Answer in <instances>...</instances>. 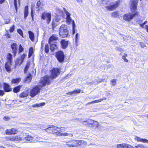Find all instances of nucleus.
<instances>
[{"mask_svg":"<svg viewBox=\"0 0 148 148\" xmlns=\"http://www.w3.org/2000/svg\"><path fill=\"white\" fill-rule=\"evenodd\" d=\"M41 18L44 20H46L47 23L49 24L51 20V14L50 13L44 12L41 16Z\"/></svg>","mask_w":148,"mask_h":148,"instance_id":"obj_8","label":"nucleus"},{"mask_svg":"<svg viewBox=\"0 0 148 148\" xmlns=\"http://www.w3.org/2000/svg\"><path fill=\"white\" fill-rule=\"evenodd\" d=\"M45 52L46 53H48L49 52V45L47 44H46L45 45Z\"/></svg>","mask_w":148,"mask_h":148,"instance_id":"obj_37","label":"nucleus"},{"mask_svg":"<svg viewBox=\"0 0 148 148\" xmlns=\"http://www.w3.org/2000/svg\"><path fill=\"white\" fill-rule=\"evenodd\" d=\"M95 80H96L95 84H97L99 83L102 82L103 80L102 79L99 78L97 79H96Z\"/></svg>","mask_w":148,"mask_h":148,"instance_id":"obj_52","label":"nucleus"},{"mask_svg":"<svg viewBox=\"0 0 148 148\" xmlns=\"http://www.w3.org/2000/svg\"><path fill=\"white\" fill-rule=\"evenodd\" d=\"M138 14V12H136L134 13H128L125 14L123 16V19L125 20L128 21H131L132 19L136 15Z\"/></svg>","mask_w":148,"mask_h":148,"instance_id":"obj_9","label":"nucleus"},{"mask_svg":"<svg viewBox=\"0 0 148 148\" xmlns=\"http://www.w3.org/2000/svg\"><path fill=\"white\" fill-rule=\"evenodd\" d=\"M34 138L32 136H30L29 135H26V136L24 137V142H35V140H34Z\"/></svg>","mask_w":148,"mask_h":148,"instance_id":"obj_12","label":"nucleus"},{"mask_svg":"<svg viewBox=\"0 0 148 148\" xmlns=\"http://www.w3.org/2000/svg\"><path fill=\"white\" fill-rule=\"evenodd\" d=\"M33 53V48L32 47H31L29 49V53H31V54H32Z\"/></svg>","mask_w":148,"mask_h":148,"instance_id":"obj_57","label":"nucleus"},{"mask_svg":"<svg viewBox=\"0 0 148 148\" xmlns=\"http://www.w3.org/2000/svg\"><path fill=\"white\" fill-rule=\"evenodd\" d=\"M15 27V25H13L11 27H10L9 31L10 32L12 33L14 30Z\"/></svg>","mask_w":148,"mask_h":148,"instance_id":"obj_47","label":"nucleus"},{"mask_svg":"<svg viewBox=\"0 0 148 148\" xmlns=\"http://www.w3.org/2000/svg\"><path fill=\"white\" fill-rule=\"evenodd\" d=\"M140 46L142 47H146V45L143 42H140Z\"/></svg>","mask_w":148,"mask_h":148,"instance_id":"obj_55","label":"nucleus"},{"mask_svg":"<svg viewBox=\"0 0 148 148\" xmlns=\"http://www.w3.org/2000/svg\"><path fill=\"white\" fill-rule=\"evenodd\" d=\"M79 38V34L77 33L76 34L75 36V42L76 43V46H77L78 45L77 42H78V39Z\"/></svg>","mask_w":148,"mask_h":148,"instance_id":"obj_35","label":"nucleus"},{"mask_svg":"<svg viewBox=\"0 0 148 148\" xmlns=\"http://www.w3.org/2000/svg\"><path fill=\"white\" fill-rule=\"evenodd\" d=\"M11 65V63L7 62L6 63L5 65V68L6 71L10 73L11 71L10 66Z\"/></svg>","mask_w":148,"mask_h":148,"instance_id":"obj_17","label":"nucleus"},{"mask_svg":"<svg viewBox=\"0 0 148 148\" xmlns=\"http://www.w3.org/2000/svg\"><path fill=\"white\" fill-rule=\"evenodd\" d=\"M116 79H112L111 81V84L113 86H114L116 83Z\"/></svg>","mask_w":148,"mask_h":148,"instance_id":"obj_46","label":"nucleus"},{"mask_svg":"<svg viewBox=\"0 0 148 148\" xmlns=\"http://www.w3.org/2000/svg\"><path fill=\"white\" fill-rule=\"evenodd\" d=\"M61 16H58L53 19L52 21L51 26L53 31H54L55 28L60 24L62 21Z\"/></svg>","mask_w":148,"mask_h":148,"instance_id":"obj_4","label":"nucleus"},{"mask_svg":"<svg viewBox=\"0 0 148 148\" xmlns=\"http://www.w3.org/2000/svg\"><path fill=\"white\" fill-rule=\"evenodd\" d=\"M28 34L30 39L32 41H33L34 38V33L32 32L29 31H28Z\"/></svg>","mask_w":148,"mask_h":148,"instance_id":"obj_20","label":"nucleus"},{"mask_svg":"<svg viewBox=\"0 0 148 148\" xmlns=\"http://www.w3.org/2000/svg\"><path fill=\"white\" fill-rule=\"evenodd\" d=\"M81 91V90L80 89H77L72 92H68V94L69 95H72L73 94H77L80 93Z\"/></svg>","mask_w":148,"mask_h":148,"instance_id":"obj_23","label":"nucleus"},{"mask_svg":"<svg viewBox=\"0 0 148 148\" xmlns=\"http://www.w3.org/2000/svg\"><path fill=\"white\" fill-rule=\"evenodd\" d=\"M24 50V48L22 47V46L21 45H19L18 53L19 54L21 52L23 51Z\"/></svg>","mask_w":148,"mask_h":148,"instance_id":"obj_43","label":"nucleus"},{"mask_svg":"<svg viewBox=\"0 0 148 148\" xmlns=\"http://www.w3.org/2000/svg\"><path fill=\"white\" fill-rule=\"evenodd\" d=\"M4 94V92L2 90H0V96L3 95Z\"/></svg>","mask_w":148,"mask_h":148,"instance_id":"obj_63","label":"nucleus"},{"mask_svg":"<svg viewBox=\"0 0 148 148\" xmlns=\"http://www.w3.org/2000/svg\"><path fill=\"white\" fill-rule=\"evenodd\" d=\"M60 131L59 128L56 127H52V133H55L58 132Z\"/></svg>","mask_w":148,"mask_h":148,"instance_id":"obj_22","label":"nucleus"},{"mask_svg":"<svg viewBox=\"0 0 148 148\" xmlns=\"http://www.w3.org/2000/svg\"><path fill=\"white\" fill-rule=\"evenodd\" d=\"M3 86L4 90L5 92H8L11 91L10 86L8 84L4 83Z\"/></svg>","mask_w":148,"mask_h":148,"instance_id":"obj_16","label":"nucleus"},{"mask_svg":"<svg viewBox=\"0 0 148 148\" xmlns=\"http://www.w3.org/2000/svg\"><path fill=\"white\" fill-rule=\"evenodd\" d=\"M5 133L7 134H11L12 131L11 129H7L5 130Z\"/></svg>","mask_w":148,"mask_h":148,"instance_id":"obj_49","label":"nucleus"},{"mask_svg":"<svg viewBox=\"0 0 148 148\" xmlns=\"http://www.w3.org/2000/svg\"><path fill=\"white\" fill-rule=\"evenodd\" d=\"M10 119V117L8 116H5L3 117V119L5 121H8Z\"/></svg>","mask_w":148,"mask_h":148,"instance_id":"obj_59","label":"nucleus"},{"mask_svg":"<svg viewBox=\"0 0 148 148\" xmlns=\"http://www.w3.org/2000/svg\"><path fill=\"white\" fill-rule=\"evenodd\" d=\"M50 45V49L52 51H53L57 49L58 48L56 45V43H49Z\"/></svg>","mask_w":148,"mask_h":148,"instance_id":"obj_15","label":"nucleus"},{"mask_svg":"<svg viewBox=\"0 0 148 148\" xmlns=\"http://www.w3.org/2000/svg\"><path fill=\"white\" fill-rule=\"evenodd\" d=\"M7 140H10L17 142H19L21 143L24 142V140L23 139H22L20 136H10L6 138Z\"/></svg>","mask_w":148,"mask_h":148,"instance_id":"obj_6","label":"nucleus"},{"mask_svg":"<svg viewBox=\"0 0 148 148\" xmlns=\"http://www.w3.org/2000/svg\"><path fill=\"white\" fill-rule=\"evenodd\" d=\"M95 83V82H93V81L91 82H87V83L88 84L90 85L93 84Z\"/></svg>","mask_w":148,"mask_h":148,"instance_id":"obj_62","label":"nucleus"},{"mask_svg":"<svg viewBox=\"0 0 148 148\" xmlns=\"http://www.w3.org/2000/svg\"><path fill=\"white\" fill-rule=\"evenodd\" d=\"M29 65L30 64L29 63H27L26 66L24 69V72L25 73H26L27 72L28 69L29 68Z\"/></svg>","mask_w":148,"mask_h":148,"instance_id":"obj_41","label":"nucleus"},{"mask_svg":"<svg viewBox=\"0 0 148 148\" xmlns=\"http://www.w3.org/2000/svg\"><path fill=\"white\" fill-rule=\"evenodd\" d=\"M18 33L23 37V32L20 29H18L17 30Z\"/></svg>","mask_w":148,"mask_h":148,"instance_id":"obj_50","label":"nucleus"},{"mask_svg":"<svg viewBox=\"0 0 148 148\" xmlns=\"http://www.w3.org/2000/svg\"><path fill=\"white\" fill-rule=\"evenodd\" d=\"M21 80L19 78L13 79L12 80L11 83L12 84H17L20 82Z\"/></svg>","mask_w":148,"mask_h":148,"instance_id":"obj_30","label":"nucleus"},{"mask_svg":"<svg viewBox=\"0 0 148 148\" xmlns=\"http://www.w3.org/2000/svg\"><path fill=\"white\" fill-rule=\"evenodd\" d=\"M10 22V20H7L5 21V24H8Z\"/></svg>","mask_w":148,"mask_h":148,"instance_id":"obj_64","label":"nucleus"},{"mask_svg":"<svg viewBox=\"0 0 148 148\" xmlns=\"http://www.w3.org/2000/svg\"><path fill=\"white\" fill-rule=\"evenodd\" d=\"M47 132L49 133H52V127H50L47 128L45 130Z\"/></svg>","mask_w":148,"mask_h":148,"instance_id":"obj_39","label":"nucleus"},{"mask_svg":"<svg viewBox=\"0 0 148 148\" xmlns=\"http://www.w3.org/2000/svg\"><path fill=\"white\" fill-rule=\"evenodd\" d=\"M17 45L15 43H13L11 45V47L12 49H17Z\"/></svg>","mask_w":148,"mask_h":148,"instance_id":"obj_44","label":"nucleus"},{"mask_svg":"<svg viewBox=\"0 0 148 148\" xmlns=\"http://www.w3.org/2000/svg\"><path fill=\"white\" fill-rule=\"evenodd\" d=\"M26 56V55L23 53L21 57V61L20 62L19 65H21L23 62L24 59Z\"/></svg>","mask_w":148,"mask_h":148,"instance_id":"obj_34","label":"nucleus"},{"mask_svg":"<svg viewBox=\"0 0 148 148\" xmlns=\"http://www.w3.org/2000/svg\"><path fill=\"white\" fill-rule=\"evenodd\" d=\"M56 56L59 62L62 63L64 62V60L65 56L62 51H60L56 52Z\"/></svg>","mask_w":148,"mask_h":148,"instance_id":"obj_7","label":"nucleus"},{"mask_svg":"<svg viewBox=\"0 0 148 148\" xmlns=\"http://www.w3.org/2000/svg\"><path fill=\"white\" fill-rule=\"evenodd\" d=\"M13 54L14 56V57L16 54L17 51V49H12Z\"/></svg>","mask_w":148,"mask_h":148,"instance_id":"obj_42","label":"nucleus"},{"mask_svg":"<svg viewBox=\"0 0 148 148\" xmlns=\"http://www.w3.org/2000/svg\"><path fill=\"white\" fill-rule=\"evenodd\" d=\"M28 5L25 6V8L24 11V18L25 19H26L27 17V16L28 14Z\"/></svg>","mask_w":148,"mask_h":148,"instance_id":"obj_21","label":"nucleus"},{"mask_svg":"<svg viewBox=\"0 0 148 148\" xmlns=\"http://www.w3.org/2000/svg\"><path fill=\"white\" fill-rule=\"evenodd\" d=\"M84 143V141L83 140H73L68 142L67 145L69 146L74 147L80 145Z\"/></svg>","mask_w":148,"mask_h":148,"instance_id":"obj_5","label":"nucleus"},{"mask_svg":"<svg viewBox=\"0 0 148 148\" xmlns=\"http://www.w3.org/2000/svg\"><path fill=\"white\" fill-rule=\"evenodd\" d=\"M136 148H143L144 145L142 144H140L135 147Z\"/></svg>","mask_w":148,"mask_h":148,"instance_id":"obj_56","label":"nucleus"},{"mask_svg":"<svg viewBox=\"0 0 148 148\" xmlns=\"http://www.w3.org/2000/svg\"><path fill=\"white\" fill-rule=\"evenodd\" d=\"M32 5L31 6V16L32 18V20H33V17H34V11L33 10V7H32Z\"/></svg>","mask_w":148,"mask_h":148,"instance_id":"obj_45","label":"nucleus"},{"mask_svg":"<svg viewBox=\"0 0 148 148\" xmlns=\"http://www.w3.org/2000/svg\"><path fill=\"white\" fill-rule=\"evenodd\" d=\"M12 134H15L17 133V131L15 128H12L11 129Z\"/></svg>","mask_w":148,"mask_h":148,"instance_id":"obj_48","label":"nucleus"},{"mask_svg":"<svg viewBox=\"0 0 148 148\" xmlns=\"http://www.w3.org/2000/svg\"><path fill=\"white\" fill-rule=\"evenodd\" d=\"M29 92L28 91H25L21 93L19 95L20 98H24L27 97L28 95Z\"/></svg>","mask_w":148,"mask_h":148,"instance_id":"obj_18","label":"nucleus"},{"mask_svg":"<svg viewBox=\"0 0 148 148\" xmlns=\"http://www.w3.org/2000/svg\"><path fill=\"white\" fill-rule=\"evenodd\" d=\"M63 9L66 16V22L68 23H71L72 21V19L70 17L71 14L67 10H66L65 8H64Z\"/></svg>","mask_w":148,"mask_h":148,"instance_id":"obj_13","label":"nucleus"},{"mask_svg":"<svg viewBox=\"0 0 148 148\" xmlns=\"http://www.w3.org/2000/svg\"><path fill=\"white\" fill-rule=\"evenodd\" d=\"M135 139L138 141H140L143 143H148V140L147 139L141 138L138 137H136L135 138Z\"/></svg>","mask_w":148,"mask_h":148,"instance_id":"obj_19","label":"nucleus"},{"mask_svg":"<svg viewBox=\"0 0 148 148\" xmlns=\"http://www.w3.org/2000/svg\"><path fill=\"white\" fill-rule=\"evenodd\" d=\"M131 11L132 12H135L137 8L138 0H131Z\"/></svg>","mask_w":148,"mask_h":148,"instance_id":"obj_10","label":"nucleus"},{"mask_svg":"<svg viewBox=\"0 0 148 148\" xmlns=\"http://www.w3.org/2000/svg\"><path fill=\"white\" fill-rule=\"evenodd\" d=\"M112 16L114 17H116L119 16V13L118 12H115L112 14Z\"/></svg>","mask_w":148,"mask_h":148,"instance_id":"obj_36","label":"nucleus"},{"mask_svg":"<svg viewBox=\"0 0 148 148\" xmlns=\"http://www.w3.org/2000/svg\"><path fill=\"white\" fill-rule=\"evenodd\" d=\"M59 38L57 35L53 34L50 37L49 40V43H56L55 41L58 40Z\"/></svg>","mask_w":148,"mask_h":148,"instance_id":"obj_11","label":"nucleus"},{"mask_svg":"<svg viewBox=\"0 0 148 148\" xmlns=\"http://www.w3.org/2000/svg\"><path fill=\"white\" fill-rule=\"evenodd\" d=\"M20 61V59H18L16 60V61L15 62V67L17 66L18 65H19V64L20 63V62L19 63V61Z\"/></svg>","mask_w":148,"mask_h":148,"instance_id":"obj_53","label":"nucleus"},{"mask_svg":"<svg viewBox=\"0 0 148 148\" xmlns=\"http://www.w3.org/2000/svg\"><path fill=\"white\" fill-rule=\"evenodd\" d=\"M41 2L40 1H38L36 4V9L37 11H39L41 8H42Z\"/></svg>","mask_w":148,"mask_h":148,"instance_id":"obj_28","label":"nucleus"},{"mask_svg":"<svg viewBox=\"0 0 148 148\" xmlns=\"http://www.w3.org/2000/svg\"><path fill=\"white\" fill-rule=\"evenodd\" d=\"M60 70L58 68L53 69L51 71L50 77L45 76L41 78L40 84L35 86L30 90V96L32 97H34L39 94L41 88L46 85L50 84L51 82V78L52 79H55L60 73Z\"/></svg>","mask_w":148,"mask_h":148,"instance_id":"obj_1","label":"nucleus"},{"mask_svg":"<svg viewBox=\"0 0 148 148\" xmlns=\"http://www.w3.org/2000/svg\"><path fill=\"white\" fill-rule=\"evenodd\" d=\"M125 148H134V147L126 143H125Z\"/></svg>","mask_w":148,"mask_h":148,"instance_id":"obj_51","label":"nucleus"},{"mask_svg":"<svg viewBox=\"0 0 148 148\" xmlns=\"http://www.w3.org/2000/svg\"><path fill=\"white\" fill-rule=\"evenodd\" d=\"M92 126L98 128L99 129L101 128V127L100 126V125L99 123L95 121H94V123L92 124Z\"/></svg>","mask_w":148,"mask_h":148,"instance_id":"obj_26","label":"nucleus"},{"mask_svg":"<svg viewBox=\"0 0 148 148\" xmlns=\"http://www.w3.org/2000/svg\"><path fill=\"white\" fill-rule=\"evenodd\" d=\"M69 134L67 133H63L60 134V135L61 136H67Z\"/></svg>","mask_w":148,"mask_h":148,"instance_id":"obj_58","label":"nucleus"},{"mask_svg":"<svg viewBox=\"0 0 148 148\" xmlns=\"http://www.w3.org/2000/svg\"><path fill=\"white\" fill-rule=\"evenodd\" d=\"M102 3L104 5H108L110 6H106V7L108 8V9L110 10H113L117 8L119 5V2L117 1L112 5V0H101Z\"/></svg>","mask_w":148,"mask_h":148,"instance_id":"obj_2","label":"nucleus"},{"mask_svg":"<svg viewBox=\"0 0 148 148\" xmlns=\"http://www.w3.org/2000/svg\"><path fill=\"white\" fill-rule=\"evenodd\" d=\"M125 143L117 144L116 145V148H125Z\"/></svg>","mask_w":148,"mask_h":148,"instance_id":"obj_31","label":"nucleus"},{"mask_svg":"<svg viewBox=\"0 0 148 148\" xmlns=\"http://www.w3.org/2000/svg\"><path fill=\"white\" fill-rule=\"evenodd\" d=\"M60 43L61 47L63 49H65L68 46L69 42L64 39H63L61 41Z\"/></svg>","mask_w":148,"mask_h":148,"instance_id":"obj_14","label":"nucleus"},{"mask_svg":"<svg viewBox=\"0 0 148 148\" xmlns=\"http://www.w3.org/2000/svg\"><path fill=\"white\" fill-rule=\"evenodd\" d=\"M106 99V98L105 97H103L101 99H98V100H95V101H91V102H90L89 103H98V102H101V101L104 100H105V99Z\"/></svg>","mask_w":148,"mask_h":148,"instance_id":"obj_27","label":"nucleus"},{"mask_svg":"<svg viewBox=\"0 0 148 148\" xmlns=\"http://www.w3.org/2000/svg\"><path fill=\"white\" fill-rule=\"evenodd\" d=\"M72 25H73V34H74L75 33V24L74 23V21H72Z\"/></svg>","mask_w":148,"mask_h":148,"instance_id":"obj_38","label":"nucleus"},{"mask_svg":"<svg viewBox=\"0 0 148 148\" xmlns=\"http://www.w3.org/2000/svg\"><path fill=\"white\" fill-rule=\"evenodd\" d=\"M36 139H35V138H34V140H35V142L37 141H39L41 142H46V141H43L42 140V138L39 137H36Z\"/></svg>","mask_w":148,"mask_h":148,"instance_id":"obj_33","label":"nucleus"},{"mask_svg":"<svg viewBox=\"0 0 148 148\" xmlns=\"http://www.w3.org/2000/svg\"><path fill=\"white\" fill-rule=\"evenodd\" d=\"M127 56V55L126 54H124V55L122 56V58L124 60L126 58L125 57Z\"/></svg>","mask_w":148,"mask_h":148,"instance_id":"obj_61","label":"nucleus"},{"mask_svg":"<svg viewBox=\"0 0 148 148\" xmlns=\"http://www.w3.org/2000/svg\"><path fill=\"white\" fill-rule=\"evenodd\" d=\"M69 33L68 27L65 24H62L59 28V34L62 38H65L68 36Z\"/></svg>","mask_w":148,"mask_h":148,"instance_id":"obj_3","label":"nucleus"},{"mask_svg":"<svg viewBox=\"0 0 148 148\" xmlns=\"http://www.w3.org/2000/svg\"><path fill=\"white\" fill-rule=\"evenodd\" d=\"M14 5L15 7V8L16 11H17V0H14Z\"/></svg>","mask_w":148,"mask_h":148,"instance_id":"obj_54","label":"nucleus"},{"mask_svg":"<svg viewBox=\"0 0 148 148\" xmlns=\"http://www.w3.org/2000/svg\"><path fill=\"white\" fill-rule=\"evenodd\" d=\"M32 79V75L31 74H29L26 78L25 81L27 83H29Z\"/></svg>","mask_w":148,"mask_h":148,"instance_id":"obj_29","label":"nucleus"},{"mask_svg":"<svg viewBox=\"0 0 148 148\" xmlns=\"http://www.w3.org/2000/svg\"><path fill=\"white\" fill-rule=\"evenodd\" d=\"M5 36H6V37L7 38H10V36L9 34V33L7 32L5 34Z\"/></svg>","mask_w":148,"mask_h":148,"instance_id":"obj_60","label":"nucleus"},{"mask_svg":"<svg viewBox=\"0 0 148 148\" xmlns=\"http://www.w3.org/2000/svg\"><path fill=\"white\" fill-rule=\"evenodd\" d=\"M45 105V103L44 102L40 103L39 104H34L32 105V106L33 107H38L40 106H42Z\"/></svg>","mask_w":148,"mask_h":148,"instance_id":"obj_32","label":"nucleus"},{"mask_svg":"<svg viewBox=\"0 0 148 148\" xmlns=\"http://www.w3.org/2000/svg\"><path fill=\"white\" fill-rule=\"evenodd\" d=\"M22 87V86H18L14 87L13 89V92L15 93H17L19 92Z\"/></svg>","mask_w":148,"mask_h":148,"instance_id":"obj_25","label":"nucleus"},{"mask_svg":"<svg viewBox=\"0 0 148 148\" xmlns=\"http://www.w3.org/2000/svg\"><path fill=\"white\" fill-rule=\"evenodd\" d=\"M94 121L92 120V119H89L87 120V123L88 124H90L92 125V124L94 123Z\"/></svg>","mask_w":148,"mask_h":148,"instance_id":"obj_40","label":"nucleus"},{"mask_svg":"<svg viewBox=\"0 0 148 148\" xmlns=\"http://www.w3.org/2000/svg\"><path fill=\"white\" fill-rule=\"evenodd\" d=\"M12 55L10 53H8L7 56V59L8 60V62L11 63L12 60Z\"/></svg>","mask_w":148,"mask_h":148,"instance_id":"obj_24","label":"nucleus"}]
</instances>
